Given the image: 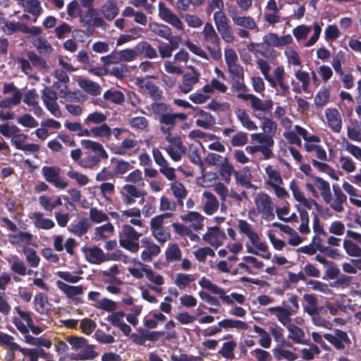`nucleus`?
Wrapping results in <instances>:
<instances>
[{
    "label": "nucleus",
    "instance_id": "nucleus-52",
    "mask_svg": "<svg viewBox=\"0 0 361 361\" xmlns=\"http://www.w3.org/2000/svg\"><path fill=\"white\" fill-rule=\"evenodd\" d=\"M166 259L168 262L180 260L181 250L176 244H172L166 249Z\"/></svg>",
    "mask_w": 361,
    "mask_h": 361
},
{
    "label": "nucleus",
    "instance_id": "nucleus-9",
    "mask_svg": "<svg viewBox=\"0 0 361 361\" xmlns=\"http://www.w3.org/2000/svg\"><path fill=\"white\" fill-rule=\"evenodd\" d=\"M258 210L263 214L264 219L271 220L274 218V203L267 193H259L255 197Z\"/></svg>",
    "mask_w": 361,
    "mask_h": 361
},
{
    "label": "nucleus",
    "instance_id": "nucleus-29",
    "mask_svg": "<svg viewBox=\"0 0 361 361\" xmlns=\"http://www.w3.org/2000/svg\"><path fill=\"white\" fill-rule=\"evenodd\" d=\"M101 13L108 20H114L118 13V8L116 0H108L101 7Z\"/></svg>",
    "mask_w": 361,
    "mask_h": 361
},
{
    "label": "nucleus",
    "instance_id": "nucleus-24",
    "mask_svg": "<svg viewBox=\"0 0 361 361\" xmlns=\"http://www.w3.org/2000/svg\"><path fill=\"white\" fill-rule=\"evenodd\" d=\"M90 226L91 224L90 223L89 219L87 218H82L78 223L71 224L68 226V229L72 234L78 237H82L87 233Z\"/></svg>",
    "mask_w": 361,
    "mask_h": 361
},
{
    "label": "nucleus",
    "instance_id": "nucleus-22",
    "mask_svg": "<svg viewBox=\"0 0 361 361\" xmlns=\"http://www.w3.org/2000/svg\"><path fill=\"white\" fill-rule=\"evenodd\" d=\"M54 77L57 78L59 82L64 83L63 89H61L59 92L60 96L61 97H66L71 99V100L78 101L79 99L75 96V94L73 92L68 93L67 92L68 86L66 83L69 82V77L67 75L66 72L63 70H56L54 71Z\"/></svg>",
    "mask_w": 361,
    "mask_h": 361
},
{
    "label": "nucleus",
    "instance_id": "nucleus-21",
    "mask_svg": "<svg viewBox=\"0 0 361 361\" xmlns=\"http://www.w3.org/2000/svg\"><path fill=\"white\" fill-rule=\"evenodd\" d=\"M86 259L93 264H100L104 262L108 261V257H106L103 250L99 247H88L86 249Z\"/></svg>",
    "mask_w": 361,
    "mask_h": 361
},
{
    "label": "nucleus",
    "instance_id": "nucleus-26",
    "mask_svg": "<svg viewBox=\"0 0 361 361\" xmlns=\"http://www.w3.org/2000/svg\"><path fill=\"white\" fill-rule=\"evenodd\" d=\"M33 304L35 311L40 314H47L49 310V307H47L49 305L48 297L45 293H37L35 295Z\"/></svg>",
    "mask_w": 361,
    "mask_h": 361
},
{
    "label": "nucleus",
    "instance_id": "nucleus-53",
    "mask_svg": "<svg viewBox=\"0 0 361 361\" xmlns=\"http://www.w3.org/2000/svg\"><path fill=\"white\" fill-rule=\"evenodd\" d=\"M66 341L71 345L73 350L78 351L85 346L87 340L82 336H69L66 337Z\"/></svg>",
    "mask_w": 361,
    "mask_h": 361
},
{
    "label": "nucleus",
    "instance_id": "nucleus-28",
    "mask_svg": "<svg viewBox=\"0 0 361 361\" xmlns=\"http://www.w3.org/2000/svg\"><path fill=\"white\" fill-rule=\"evenodd\" d=\"M180 218L185 221L192 222L191 227L195 231L202 228L204 226V216L197 212H189L188 214L181 216Z\"/></svg>",
    "mask_w": 361,
    "mask_h": 361
},
{
    "label": "nucleus",
    "instance_id": "nucleus-40",
    "mask_svg": "<svg viewBox=\"0 0 361 361\" xmlns=\"http://www.w3.org/2000/svg\"><path fill=\"white\" fill-rule=\"evenodd\" d=\"M274 357L276 360L280 361L286 359L289 361H293L298 359V356L288 350L283 349L281 347H276L272 350Z\"/></svg>",
    "mask_w": 361,
    "mask_h": 361
},
{
    "label": "nucleus",
    "instance_id": "nucleus-1",
    "mask_svg": "<svg viewBox=\"0 0 361 361\" xmlns=\"http://www.w3.org/2000/svg\"><path fill=\"white\" fill-rule=\"evenodd\" d=\"M151 107L153 114L159 116V128L163 134L171 133L178 120L183 121L188 118L185 113H173L171 107L164 102H154Z\"/></svg>",
    "mask_w": 361,
    "mask_h": 361
},
{
    "label": "nucleus",
    "instance_id": "nucleus-42",
    "mask_svg": "<svg viewBox=\"0 0 361 361\" xmlns=\"http://www.w3.org/2000/svg\"><path fill=\"white\" fill-rule=\"evenodd\" d=\"M257 64L258 68L261 71L262 73L264 76V78L269 82L270 85L276 88V81L274 78L269 74L270 66L268 63L264 59H259L257 61Z\"/></svg>",
    "mask_w": 361,
    "mask_h": 361
},
{
    "label": "nucleus",
    "instance_id": "nucleus-33",
    "mask_svg": "<svg viewBox=\"0 0 361 361\" xmlns=\"http://www.w3.org/2000/svg\"><path fill=\"white\" fill-rule=\"evenodd\" d=\"M204 196L207 198V202L204 205V212L207 215H212L218 210L219 202L214 195L210 192H204Z\"/></svg>",
    "mask_w": 361,
    "mask_h": 361
},
{
    "label": "nucleus",
    "instance_id": "nucleus-32",
    "mask_svg": "<svg viewBox=\"0 0 361 361\" xmlns=\"http://www.w3.org/2000/svg\"><path fill=\"white\" fill-rule=\"evenodd\" d=\"M233 23L240 27L248 30H254L256 27V23L250 16H239L236 13H230Z\"/></svg>",
    "mask_w": 361,
    "mask_h": 361
},
{
    "label": "nucleus",
    "instance_id": "nucleus-39",
    "mask_svg": "<svg viewBox=\"0 0 361 361\" xmlns=\"http://www.w3.org/2000/svg\"><path fill=\"white\" fill-rule=\"evenodd\" d=\"M88 133L89 136L109 138L111 135V129L106 123H104L99 126L90 128L88 130Z\"/></svg>",
    "mask_w": 361,
    "mask_h": 361
},
{
    "label": "nucleus",
    "instance_id": "nucleus-44",
    "mask_svg": "<svg viewBox=\"0 0 361 361\" xmlns=\"http://www.w3.org/2000/svg\"><path fill=\"white\" fill-rule=\"evenodd\" d=\"M22 99V92L16 91L12 97H6L0 101V108L11 109L13 106H16L20 103Z\"/></svg>",
    "mask_w": 361,
    "mask_h": 361
},
{
    "label": "nucleus",
    "instance_id": "nucleus-51",
    "mask_svg": "<svg viewBox=\"0 0 361 361\" xmlns=\"http://www.w3.org/2000/svg\"><path fill=\"white\" fill-rule=\"evenodd\" d=\"M27 56L34 67L39 69H47L48 68L47 61L38 56L35 51H28Z\"/></svg>",
    "mask_w": 361,
    "mask_h": 361
},
{
    "label": "nucleus",
    "instance_id": "nucleus-8",
    "mask_svg": "<svg viewBox=\"0 0 361 361\" xmlns=\"http://www.w3.org/2000/svg\"><path fill=\"white\" fill-rule=\"evenodd\" d=\"M13 323L17 329L24 335L25 342L36 346H43L49 348L51 346V341L44 338H35L29 334V330L25 324L18 317L13 318Z\"/></svg>",
    "mask_w": 361,
    "mask_h": 361
},
{
    "label": "nucleus",
    "instance_id": "nucleus-23",
    "mask_svg": "<svg viewBox=\"0 0 361 361\" xmlns=\"http://www.w3.org/2000/svg\"><path fill=\"white\" fill-rule=\"evenodd\" d=\"M219 171L221 179L227 183L230 182L233 174L235 175L237 180H241L238 172L234 170L233 165L228 161L227 158H225L220 164Z\"/></svg>",
    "mask_w": 361,
    "mask_h": 361
},
{
    "label": "nucleus",
    "instance_id": "nucleus-48",
    "mask_svg": "<svg viewBox=\"0 0 361 361\" xmlns=\"http://www.w3.org/2000/svg\"><path fill=\"white\" fill-rule=\"evenodd\" d=\"M346 253L351 257H360L361 248L350 240L345 239L343 243Z\"/></svg>",
    "mask_w": 361,
    "mask_h": 361
},
{
    "label": "nucleus",
    "instance_id": "nucleus-43",
    "mask_svg": "<svg viewBox=\"0 0 361 361\" xmlns=\"http://www.w3.org/2000/svg\"><path fill=\"white\" fill-rule=\"evenodd\" d=\"M80 86L87 93L92 96L101 94V87L98 83L90 80H82L80 82Z\"/></svg>",
    "mask_w": 361,
    "mask_h": 361
},
{
    "label": "nucleus",
    "instance_id": "nucleus-20",
    "mask_svg": "<svg viewBox=\"0 0 361 361\" xmlns=\"http://www.w3.org/2000/svg\"><path fill=\"white\" fill-rule=\"evenodd\" d=\"M196 116H200L202 119H197L195 123L197 126L204 129H210L216 123L215 118L209 112H207L199 107L193 108Z\"/></svg>",
    "mask_w": 361,
    "mask_h": 361
},
{
    "label": "nucleus",
    "instance_id": "nucleus-36",
    "mask_svg": "<svg viewBox=\"0 0 361 361\" xmlns=\"http://www.w3.org/2000/svg\"><path fill=\"white\" fill-rule=\"evenodd\" d=\"M200 74L195 73L194 75L186 73L183 76V82L180 87L183 93H188L192 89V86L198 82Z\"/></svg>",
    "mask_w": 361,
    "mask_h": 361
},
{
    "label": "nucleus",
    "instance_id": "nucleus-38",
    "mask_svg": "<svg viewBox=\"0 0 361 361\" xmlns=\"http://www.w3.org/2000/svg\"><path fill=\"white\" fill-rule=\"evenodd\" d=\"M219 327L224 329H237L238 330H246L248 328V325L246 322L232 319H224L218 322Z\"/></svg>",
    "mask_w": 361,
    "mask_h": 361
},
{
    "label": "nucleus",
    "instance_id": "nucleus-59",
    "mask_svg": "<svg viewBox=\"0 0 361 361\" xmlns=\"http://www.w3.org/2000/svg\"><path fill=\"white\" fill-rule=\"evenodd\" d=\"M142 271L145 273L147 279L154 284L160 286L164 283V281L162 276L159 274L155 275L154 271L148 269L147 265L142 267Z\"/></svg>",
    "mask_w": 361,
    "mask_h": 361
},
{
    "label": "nucleus",
    "instance_id": "nucleus-12",
    "mask_svg": "<svg viewBox=\"0 0 361 361\" xmlns=\"http://www.w3.org/2000/svg\"><path fill=\"white\" fill-rule=\"evenodd\" d=\"M159 15L166 23L171 25L178 30H183L184 28L182 21L171 9L166 7L163 2L159 4Z\"/></svg>",
    "mask_w": 361,
    "mask_h": 361
},
{
    "label": "nucleus",
    "instance_id": "nucleus-41",
    "mask_svg": "<svg viewBox=\"0 0 361 361\" xmlns=\"http://www.w3.org/2000/svg\"><path fill=\"white\" fill-rule=\"evenodd\" d=\"M43 214L41 212H35L33 214V217L35 219V225L39 228L49 230L53 228L55 226L54 222L47 218H43Z\"/></svg>",
    "mask_w": 361,
    "mask_h": 361
},
{
    "label": "nucleus",
    "instance_id": "nucleus-3",
    "mask_svg": "<svg viewBox=\"0 0 361 361\" xmlns=\"http://www.w3.org/2000/svg\"><path fill=\"white\" fill-rule=\"evenodd\" d=\"M232 89L237 92V97L245 101H250L251 107L253 111H270L274 106L271 99L261 100L259 97L252 94H246L248 90L243 79H234L232 84Z\"/></svg>",
    "mask_w": 361,
    "mask_h": 361
},
{
    "label": "nucleus",
    "instance_id": "nucleus-18",
    "mask_svg": "<svg viewBox=\"0 0 361 361\" xmlns=\"http://www.w3.org/2000/svg\"><path fill=\"white\" fill-rule=\"evenodd\" d=\"M293 38L290 35H286L282 37H279L276 33H269L264 36L263 42L272 47H283L290 44Z\"/></svg>",
    "mask_w": 361,
    "mask_h": 361
},
{
    "label": "nucleus",
    "instance_id": "nucleus-60",
    "mask_svg": "<svg viewBox=\"0 0 361 361\" xmlns=\"http://www.w3.org/2000/svg\"><path fill=\"white\" fill-rule=\"evenodd\" d=\"M111 75L115 76L116 78L121 79L123 77L126 76L128 70V67L126 64L123 63H116L114 66L111 68L109 70Z\"/></svg>",
    "mask_w": 361,
    "mask_h": 361
},
{
    "label": "nucleus",
    "instance_id": "nucleus-47",
    "mask_svg": "<svg viewBox=\"0 0 361 361\" xmlns=\"http://www.w3.org/2000/svg\"><path fill=\"white\" fill-rule=\"evenodd\" d=\"M104 98L109 100L116 104H122L125 101L124 94L118 90L112 91L109 90L104 93Z\"/></svg>",
    "mask_w": 361,
    "mask_h": 361
},
{
    "label": "nucleus",
    "instance_id": "nucleus-6",
    "mask_svg": "<svg viewBox=\"0 0 361 361\" xmlns=\"http://www.w3.org/2000/svg\"><path fill=\"white\" fill-rule=\"evenodd\" d=\"M172 213L166 212L153 217L150 221V230L154 238L161 244H164L171 238L169 231L164 226L165 219L171 217Z\"/></svg>",
    "mask_w": 361,
    "mask_h": 361
},
{
    "label": "nucleus",
    "instance_id": "nucleus-31",
    "mask_svg": "<svg viewBox=\"0 0 361 361\" xmlns=\"http://www.w3.org/2000/svg\"><path fill=\"white\" fill-rule=\"evenodd\" d=\"M149 28L154 35L165 39L173 37L171 29L166 25L152 23L149 24Z\"/></svg>",
    "mask_w": 361,
    "mask_h": 361
},
{
    "label": "nucleus",
    "instance_id": "nucleus-34",
    "mask_svg": "<svg viewBox=\"0 0 361 361\" xmlns=\"http://www.w3.org/2000/svg\"><path fill=\"white\" fill-rule=\"evenodd\" d=\"M287 328L290 331V334L288 335L289 338L292 339L295 343L298 344H308L307 341L303 339L305 333L302 329L293 324H290L287 326Z\"/></svg>",
    "mask_w": 361,
    "mask_h": 361
},
{
    "label": "nucleus",
    "instance_id": "nucleus-55",
    "mask_svg": "<svg viewBox=\"0 0 361 361\" xmlns=\"http://www.w3.org/2000/svg\"><path fill=\"white\" fill-rule=\"evenodd\" d=\"M220 233V228L218 226L209 227L207 232L203 235V240L212 245H215Z\"/></svg>",
    "mask_w": 361,
    "mask_h": 361
},
{
    "label": "nucleus",
    "instance_id": "nucleus-30",
    "mask_svg": "<svg viewBox=\"0 0 361 361\" xmlns=\"http://www.w3.org/2000/svg\"><path fill=\"white\" fill-rule=\"evenodd\" d=\"M111 163L114 165L112 171L115 177L125 174L132 167L128 161L115 157L111 159Z\"/></svg>",
    "mask_w": 361,
    "mask_h": 361
},
{
    "label": "nucleus",
    "instance_id": "nucleus-35",
    "mask_svg": "<svg viewBox=\"0 0 361 361\" xmlns=\"http://www.w3.org/2000/svg\"><path fill=\"white\" fill-rule=\"evenodd\" d=\"M235 114L244 128L249 130H256L257 129V126L250 120L245 109H238L235 111Z\"/></svg>",
    "mask_w": 361,
    "mask_h": 361
},
{
    "label": "nucleus",
    "instance_id": "nucleus-15",
    "mask_svg": "<svg viewBox=\"0 0 361 361\" xmlns=\"http://www.w3.org/2000/svg\"><path fill=\"white\" fill-rule=\"evenodd\" d=\"M136 84L141 88H145L148 94L154 101H159L163 98L162 90L152 81H145L144 79H137Z\"/></svg>",
    "mask_w": 361,
    "mask_h": 361
},
{
    "label": "nucleus",
    "instance_id": "nucleus-27",
    "mask_svg": "<svg viewBox=\"0 0 361 361\" xmlns=\"http://www.w3.org/2000/svg\"><path fill=\"white\" fill-rule=\"evenodd\" d=\"M135 49L137 50V54L143 55L145 58L155 59L158 56L156 49L147 41L140 42L135 46Z\"/></svg>",
    "mask_w": 361,
    "mask_h": 361
},
{
    "label": "nucleus",
    "instance_id": "nucleus-25",
    "mask_svg": "<svg viewBox=\"0 0 361 361\" xmlns=\"http://www.w3.org/2000/svg\"><path fill=\"white\" fill-rule=\"evenodd\" d=\"M333 190L335 198L330 203L331 207L337 212H342L344 210L343 204L346 202L347 196L343 192L338 185H333Z\"/></svg>",
    "mask_w": 361,
    "mask_h": 361
},
{
    "label": "nucleus",
    "instance_id": "nucleus-62",
    "mask_svg": "<svg viewBox=\"0 0 361 361\" xmlns=\"http://www.w3.org/2000/svg\"><path fill=\"white\" fill-rule=\"evenodd\" d=\"M67 176L76 180L77 183L80 186L86 185L89 183V178L86 175L82 174L78 171L71 170L67 172Z\"/></svg>",
    "mask_w": 361,
    "mask_h": 361
},
{
    "label": "nucleus",
    "instance_id": "nucleus-19",
    "mask_svg": "<svg viewBox=\"0 0 361 361\" xmlns=\"http://www.w3.org/2000/svg\"><path fill=\"white\" fill-rule=\"evenodd\" d=\"M270 312H276V317L278 320L285 326H288L291 324L290 317L293 313L291 307H283L281 306L271 307L268 309Z\"/></svg>",
    "mask_w": 361,
    "mask_h": 361
},
{
    "label": "nucleus",
    "instance_id": "nucleus-5",
    "mask_svg": "<svg viewBox=\"0 0 361 361\" xmlns=\"http://www.w3.org/2000/svg\"><path fill=\"white\" fill-rule=\"evenodd\" d=\"M202 35L204 41L208 43L207 49L209 51L212 59L214 60L220 59L221 58L220 38L211 23H207L204 25Z\"/></svg>",
    "mask_w": 361,
    "mask_h": 361
},
{
    "label": "nucleus",
    "instance_id": "nucleus-45",
    "mask_svg": "<svg viewBox=\"0 0 361 361\" xmlns=\"http://www.w3.org/2000/svg\"><path fill=\"white\" fill-rule=\"evenodd\" d=\"M33 45L38 49L39 53L43 55H49L53 51V48L49 42L41 37H37L33 42Z\"/></svg>",
    "mask_w": 361,
    "mask_h": 361
},
{
    "label": "nucleus",
    "instance_id": "nucleus-63",
    "mask_svg": "<svg viewBox=\"0 0 361 361\" xmlns=\"http://www.w3.org/2000/svg\"><path fill=\"white\" fill-rule=\"evenodd\" d=\"M329 97L330 94L329 90L326 88L320 90L314 99L315 105L317 106H324L329 101Z\"/></svg>",
    "mask_w": 361,
    "mask_h": 361
},
{
    "label": "nucleus",
    "instance_id": "nucleus-2",
    "mask_svg": "<svg viewBox=\"0 0 361 361\" xmlns=\"http://www.w3.org/2000/svg\"><path fill=\"white\" fill-rule=\"evenodd\" d=\"M80 143L85 149L80 167L92 169L99 164L102 159H108L109 154L101 143L90 140H82Z\"/></svg>",
    "mask_w": 361,
    "mask_h": 361
},
{
    "label": "nucleus",
    "instance_id": "nucleus-54",
    "mask_svg": "<svg viewBox=\"0 0 361 361\" xmlns=\"http://www.w3.org/2000/svg\"><path fill=\"white\" fill-rule=\"evenodd\" d=\"M25 10L34 15L39 16L42 11L40 2L38 0H24Z\"/></svg>",
    "mask_w": 361,
    "mask_h": 361
},
{
    "label": "nucleus",
    "instance_id": "nucleus-37",
    "mask_svg": "<svg viewBox=\"0 0 361 361\" xmlns=\"http://www.w3.org/2000/svg\"><path fill=\"white\" fill-rule=\"evenodd\" d=\"M303 299L307 303V305L304 307L305 311L310 315L318 314V302L315 295L314 294L305 293L303 295Z\"/></svg>",
    "mask_w": 361,
    "mask_h": 361
},
{
    "label": "nucleus",
    "instance_id": "nucleus-10",
    "mask_svg": "<svg viewBox=\"0 0 361 361\" xmlns=\"http://www.w3.org/2000/svg\"><path fill=\"white\" fill-rule=\"evenodd\" d=\"M324 338L338 350H343L345 345L351 343L347 332L338 329L334 331V334H324Z\"/></svg>",
    "mask_w": 361,
    "mask_h": 361
},
{
    "label": "nucleus",
    "instance_id": "nucleus-14",
    "mask_svg": "<svg viewBox=\"0 0 361 361\" xmlns=\"http://www.w3.org/2000/svg\"><path fill=\"white\" fill-rule=\"evenodd\" d=\"M56 286L66 294L68 298L72 300L75 305L82 302L80 298L76 297L82 294L84 290L82 286H70L61 281H57Z\"/></svg>",
    "mask_w": 361,
    "mask_h": 361
},
{
    "label": "nucleus",
    "instance_id": "nucleus-46",
    "mask_svg": "<svg viewBox=\"0 0 361 361\" xmlns=\"http://www.w3.org/2000/svg\"><path fill=\"white\" fill-rule=\"evenodd\" d=\"M171 189L173 195L178 199L180 204H183L182 200L184 199L188 194V192L183 184L179 181H174L171 184Z\"/></svg>",
    "mask_w": 361,
    "mask_h": 361
},
{
    "label": "nucleus",
    "instance_id": "nucleus-13",
    "mask_svg": "<svg viewBox=\"0 0 361 361\" xmlns=\"http://www.w3.org/2000/svg\"><path fill=\"white\" fill-rule=\"evenodd\" d=\"M166 39L169 42L159 41L158 49L162 59L169 58L172 56V52L178 48L182 38L180 36L175 35Z\"/></svg>",
    "mask_w": 361,
    "mask_h": 361
},
{
    "label": "nucleus",
    "instance_id": "nucleus-58",
    "mask_svg": "<svg viewBox=\"0 0 361 361\" xmlns=\"http://www.w3.org/2000/svg\"><path fill=\"white\" fill-rule=\"evenodd\" d=\"M193 281L189 274L178 273L174 283L180 289L184 290Z\"/></svg>",
    "mask_w": 361,
    "mask_h": 361
},
{
    "label": "nucleus",
    "instance_id": "nucleus-56",
    "mask_svg": "<svg viewBox=\"0 0 361 361\" xmlns=\"http://www.w3.org/2000/svg\"><path fill=\"white\" fill-rule=\"evenodd\" d=\"M106 120V116L102 112L94 111L90 114L85 119V124H102Z\"/></svg>",
    "mask_w": 361,
    "mask_h": 361
},
{
    "label": "nucleus",
    "instance_id": "nucleus-7",
    "mask_svg": "<svg viewBox=\"0 0 361 361\" xmlns=\"http://www.w3.org/2000/svg\"><path fill=\"white\" fill-rule=\"evenodd\" d=\"M61 169L59 166H44L42 168V175L45 180L59 189H65L68 183L60 176Z\"/></svg>",
    "mask_w": 361,
    "mask_h": 361
},
{
    "label": "nucleus",
    "instance_id": "nucleus-4",
    "mask_svg": "<svg viewBox=\"0 0 361 361\" xmlns=\"http://www.w3.org/2000/svg\"><path fill=\"white\" fill-rule=\"evenodd\" d=\"M135 229L128 225L124 224L119 232V244L124 249L132 253H136L140 248L139 239L142 236Z\"/></svg>",
    "mask_w": 361,
    "mask_h": 361
},
{
    "label": "nucleus",
    "instance_id": "nucleus-50",
    "mask_svg": "<svg viewBox=\"0 0 361 361\" xmlns=\"http://www.w3.org/2000/svg\"><path fill=\"white\" fill-rule=\"evenodd\" d=\"M64 126L69 131L75 133L79 137L89 136L88 129L82 128L80 123L66 121Z\"/></svg>",
    "mask_w": 361,
    "mask_h": 361
},
{
    "label": "nucleus",
    "instance_id": "nucleus-16",
    "mask_svg": "<svg viewBox=\"0 0 361 361\" xmlns=\"http://www.w3.org/2000/svg\"><path fill=\"white\" fill-rule=\"evenodd\" d=\"M94 345L86 343L85 346L81 348L78 353H71L68 357L72 360H92L96 358L99 353L94 350Z\"/></svg>",
    "mask_w": 361,
    "mask_h": 361
},
{
    "label": "nucleus",
    "instance_id": "nucleus-57",
    "mask_svg": "<svg viewBox=\"0 0 361 361\" xmlns=\"http://www.w3.org/2000/svg\"><path fill=\"white\" fill-rule=\"evenodd\" d=\"M164 135H166V140L170 143L168 147H174L182 152H185L186 147L183 145L182 139L179 135L172 136L171 132Z\"/></svg>",
    "mask_w": 361,
    "mask_h": 361
},
{
    "label": "nucleus",
    "instance_id": "nucleus-49",
    "mask_svg": "<svg viewBox=\"0 0 361 361\" xmlns=\"http://www.w3.org/2000/svg\"><path fill=\"white\" fill-rule=\"evenodd\" d=\"M235 346L236 343L235 341H231L225 342L222 348L219 350V353L226 359L233 360L235 357L233 350Z\"/></svg>",
    "mask_w": 361,
    "mask_h": 361
},
{
    "label": "nucleus",
    "instance_id": "nucleus-64",
    "mask_svg": "<svg viewBox=\"0 0 361 361\" xmlns=\"http://www.w3.org/2000/svg\"><path fill=\"white\" fill-rule=\"evenodd\" d=\"M80 326L84 334L90 335L96 329L97 324L91 319L85 318L81 320Z\"/></svg>",
    "mask_w": 361,
    "mask_h": 361
},
{
    "label": "nucleus",
    "instance_id": "nucleus-17",
    "mask_svg": "<svg viewBox=\"0 0 361 361\" xmlns=\"http://www.w3.org/2000/svg\"><path fill=\"white\" fill-rule=\"evenodd\" d=\"M326 118L329 127L335 133H339L342 128V119L338 111L336 109H326Z\"/></svg>",
    "mask_w": 361,
    "mask_h": 361
},
{
    "label": "nucleus",
    "instance_id": "nucleus-61",
    "mask_svg": "<svg viewBox=\"0 0 361 361\" xmlns=\"http://www.w3.org/2000/svg\"><path fill=\"white\" fill-rule=\"evenodd\" d=\"M295 78L302 82V90L307 92L308 91L310 77V74L301 70H298L295 73Z\"/></svg>",
    "mask_w": 361,
    "mask_h": 361
},
{
    "label": "nucleus",
    "instance_id": "nucleus-11",
    "mask_svg": "<svg viewBox=\"0 0 361 361\" xmlns=\"http://www.w3.org/2000/svg\"><path fill=\"white\" fill-rule=\"evenodd\" d=\"M140 243L141 247L144 248L140 257L145 262H150L154 257L158 256L161 252L160 247L147 237L142 238Z\"/></svg>",
    "mask_w": 361,
    "mask_h": 361
}]
</instances>
